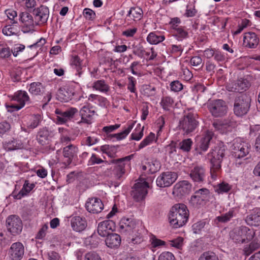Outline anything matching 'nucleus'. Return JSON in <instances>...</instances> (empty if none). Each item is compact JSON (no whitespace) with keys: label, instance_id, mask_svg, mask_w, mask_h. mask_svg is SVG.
Here are the masks:
<instances>
[{"label":"nucleus","instance_id":"obj_30","mask_svg":"<svg viewBox=\"0 0 260 260\" xmlns=\"http://www.w3.org/2000/svg\"><path fill=\"white\" fill-rule=\"evenodd\" d=\"M106 245L111 248L118 247L121 243L120 236L115 233H111L107 236L105 240Z\"/></svg>","mask_w":260,"mask_h":260},{"label":"nucleus","instance_id":"obj_16","mask_svg":"<svg viewBox=\"0 0 260 260\" xmlns=\"http://www.w3.org/2000/svg\"><path fill=\"white\" fill-rule=\"evenodd\" d=\"M78 112V109L74 107L68 108L64 111L59 109L55 110V113L57 115V120L62 123L71 120Z\"/></svg>","mask_w":260,"mask_h":260},{"label":"nucleus","instance_id":"obj_42","mask_svg":"<svg viewBox=\"0 0 260 260\" xmlns=\"http://www.w3.org/2000/svg\"><path fill=\"white\" fill-rule=\"evenodd\" d=\"M42 118L40 114H34L29 118V121L27 124V127L29 128H36L41 123Z\"/></svg>","mask_w":260,"mask_h":260},{"label":"nucleus","instance_id":"obj_26","mask_svg":"<svg viewBox=\"0 0 260 260\" xmlns=\"http://www.w3.org/2000/svg\"><path fill=\"white\" fill-rule=\"evenodd\" d=\"M225 149L224 146L218 147L212 150L208 155L210 157V162L214 161V162H219L221 164L223 157L225 155Z\"/></svg>","mask_w":260,"mask_h":260},{"label":"nucleus","instance_id":"obj_9","mask_svg":"<svg viewBox=\"0 0 260 260\" xmlns=\"http://www.w3.org/2000/svg\"><path fill=\"white\" fill-rule=\"evenodd\" d=\"M6 226L8 231L14 236L19 234L22 230V223L20 218L15 215L7 218Z\"/></svg>","mask_w":260,"mask_h":260},{"label":"nucleus","instance_id":"obj_59","mask_svg":"<svg viewBox=\"0 0 260 260\" xmlns=\"http://www.w3.org/2000/svg\"><path fill=\"white\" fill-rule=\"evenodd\" d=\"M84 17L88 20H92L95 18V14L92 10L85 8L83 13Z\"/></svg>","mask_w":260,"mask_h":260},{"label":"nucleus","instance_id":"obj_5","mask_svg":"<svg viewBox=\"0 0 260 260\" xmlns=\"http://www.w3.org/2000/svg\"><path fill=\"white\" fill-rule=\"evenodd\" d=\"M250 98L246 94H242L236 97L233 109L235 114L241 117L247 114L250 106Z\"/></svg>","mask_w":260,"mask_h":260},{"label":"nucleus","instance_id":"obj_14","mask_svg":"<svg viewBox=\"0 0 260 260\" xmlns=\"http://www.w3.org/2000/svg\"><path fill=\"white\" fill-rule=\"evenodd\" d=\"M33 14L35 16L36 25L43 24L48 20L49 10L46 6L42 5L34 10Z\"/></svg>","mask_w":260,"mask_h":260},{"label":"nucleus","instance_id":"obj_11","mask_svg":"<svg viewBox=\"0 0 260 260\" xmlns=\"http://www.w3.org/2000/svg\"><path fill=\"white\" fill-rule=\"evenodd\" d=\"M177 174L175 172H166L161 173L156 179V184L160 187L171 186L177 179Z\"/></svg>","mask_w":260,"mask_h":260},{"label":"nucleus","instance_id":"obj_27","mask_svg":"<svg viewBox=\"0 0 260 260\" xmlns=\"http://www.w3.org/2000/svg\"><path fill=\"white\" fill-rule=\"evenodd\" d=\"M94 114L95 111L91 110L88 106H83L80 111L81 119L78 123L90 124L91 123V118Z\"/></svg>","mask_w":260,"mask_h":260},{"label":"nucleus","instance_id":"obj_37","mask_svg":"<svg viewBox=\"0 0 260 260\" xmlns=\"http://www.w3.org/2000/svg\"><path fill=\"white\" fill-rule=\"evenodd\" d=\"M236 216V213L234 209H231L228 212L216 217V219L219 222L226 223Z\"/></svg>","mask_w":260,"mask_h":260},{"label":"nucleus","instance_id":"obj_54","mask_svg":"<svg viewBox=\"0 0 260 260\" xmlns=\"http://www.w3.org/2000/svg\"><path fill=\"white\" fill-rule=\"evenodd\" d=\"M170 86L171 91L176 92L181 91L183 88L182 84L178 80L172 81L171 82Z\"/></svg>","mask_w":260,"mask_h":260},{"label":"nucleus","instance_id":"obj_62","mask_svg":"<svg viewBox=\"0 0 260 260\" xmlns=\"http://www.w3.org/2000/svg\"><path fill=\"white\" fill-rule=\"evenodd\" d=\"M133 53L140 58H143L145 53V50L142 46L137 47L133 51Z\"/></svg>","mask_w":260,"mask_h":260},{"label":"nucleus","instance_id":"obj_49","mask_svg":"<svg viewBox=\"0 0 260 260\" xmlns=\"http://www.w3.org/2000/svg\"><path fill=\"white\" fill-rule=\"evenodd\" d=\"M133 125L134 124L128 125V127L126 128L124 131L119 133L113 134L112 135V136L116 138L118 140L124 139L130 133L133 127Z\"/></svg>","mask_w":260,"mask_h":260},{"label":"nucleus","instance_id":"obj_46","mask_svg":"<svg viewBox=\"0 0 260 260\" xmlns=\"http://www.w3.org/2000/svg\"><path fill=\"white\" fill-rule=\"evenodd\" d=\"M155 139V135L150 133L139 145L138 150H140L152 143Z\"/></svg>","mask_w":260,"mask_h":260},{"label":"nucleus","instance_id":"obj_57","mask_svg":"<svg viewBox=\"0 0 260 260\" xmlns=\"http://www.w3.org/2000/svg\"><path fill=\"white\" fill-rule=\"evenodd\" d=\"M158 260H176L174 254L169 251L162 252L158 256Z\"/></svg>","mask_w":260,"mask_h":260},{"label":"nucleus","instance_id":"obj_38","mask_svg":"<svg viewBox=\"0 0 260 260\" xmlns=\"http://www.w3.org/2000/svg\"><path fill=\"white\" fill-rule=\"evenodd\" d=\"M43 85L40 82H32L29 84L28 91L32 95H41L43 93Z\"/></svg>","mask_w":260,"mask_h":260},{"label":"nucleus","instance_id":"obj_47","mask_svg":"<svg viewBox=\"0 0 260 260\" xmlns=\"http://www.w3.org/2000/svg\"><path fill=\"white\" fill-rule=\"evenodd\" d=\"M173 99L168 96L163 97L160 102V105L162 108L167 111L169 110L170 108L173 106Z\"/></svg>","mask_w":260,"mask_h":260},{"label":"nucleus","instance_id":"obj_15","mask_svg":"<svg viewBox=\"0 0 260 260\" xmlns=\"http://www.w3.org/2000/svg\"><path fill=\"white\" fill-rule=\"evenodd\" d=\"M192 185L187 180H183L177 183L173 188V194L179 198L188 194L191 190Z\"/></svg>","mask_w":260,"mask_h":260},{"label":"nucleus","instance_id":"obj_36","mask_svg":"<svg viewBox=\"0 0 260 260\" xmlns=\"http://www.w3.org/2000/svg\"><path fill=\"white\" fill-rule=\"evenodd\" d=\"M164 35H160L156 32H150L147 37V42L150 44H157L165 40Z\"/></svg>","mask_w":260,"mask_h":260},{"label":"nucleus","instance_id":"obj_2","mask_svg":"<svg viewBox=\"0 0 260 260\" xmlns=\"http://www.w3.org/2000/svg\"><path fill=\"white\" fill-rule=\"evenodd\" d=\"M198 115L197 113L189 112L180 119L179 122V129L184 135L193 133L199 126Z\"/></svg>","mask_w":260,"mask_h":260},{"label":"nucleus","instance_id":"obj_52","mask_svg":"<svg viewBox=\"0 0 260 260\" xmlns=\"http://www.w3.org/2000/svg\"><path fill=\"white\" fill-rule=\"evenodd\" d=\"M144 127H141L139 125V127H137L135 132L133 133L131 135V138L133 140L139 141L143 136Z\"/></svg>","mask_w":260,"mask_h":260},{"label":"nucleus","instance_id":"obj_1","mask_svg":"<svg viewBox=\"0 0 260 260\" xmlns=\"http://www.w3.org/2000/svg\"><path fill=\"white\" fill-rule=\"evenodd\" d=\"M188 217L189 211L186 206L183 204H176L170 210L169 220L171 225L177 229L185 224Z\"/></svg>","mask_w":260,"mask_h":260},{"label":"nucleus","instance_id":"obj_63","mask_svg":"<svg viewBox=\"0 0 260 260\" xmlns=\"http://www.w3.org/2000/svg\"><path fill=\"white\" fill-rule=\"evenodd\" d=\"M181 76L184 80L189 81L193 77V74L187 68H184L182 69Z\"/></svg>","mask_w":260,"mask_h":260},{"label":"nucleus","instance_id":"obj_8","mask_svg":"<svg viewBox=\"0 0 260 260\" xmlns=\"http://www.w3.org/2000/svg\"><path fill=\"white\" fill-rule=\"evenodd\" d=\"M210 196L209 189L203 188L197 190L194 194L192 196L190 203L194 206L202 205L209 201Z\"/></svg>","mask_w":260,"mask_h":260},{"label":"nucleus","instance_id":"obj_60","mask_svg":"<svg viewBox=\"0 0 260 260\" xmlns=\"http://www.w3.org/2000/svg\"><path fill=\"white\" fill-rule=\"evenodd\" d=\"M103 162H104V161L101 158L98 157L96 154H92L88 161V164L92 166L95 164H100Z\"/></svg>","mask_w":260,"mask_h":260},{"label":"nucleus","instance_id":"obj_56","mask_svg":"<svg viewBox=\"0 0 260 260\" xmlns=\"http://www.w3.org/2000/svg\"><path fill=\"white\" fill-rule=\"evenodd\" d=\"M11 128V125L8 122L4 121L0 122V135H4L8 133Z\"/></svg>","mask_w":260,"mask_h":260},{"label":"nucleus","instance_id":"obj_40","mask_svg":"<svg viewBox=\"0 0 260 260\" xmlns=\"http://www.w3.org/2000/svg\"><path fill=\"white\" fill-rule=\"evenodd\" d=\"M117 147L114 146L108 145H103L101 147V150L103 153L106 154L111 158H114L116 156Z\"/></svg>","mask_w":260,"mask_h":260},{"label":"nucleus","instance_id":"obj_43","mask_svg":"<svg viewBox=\"0 0 260 260\" xmlns=\"http://www.w3.org/2000/svg\"><path fill=\"white\" fill-rule=\"evenodd\" d=\"M193 142L190 138L183 140L179 143V148L183 152H188L190 151Z\"/></svg>","mask_w":260,"mask_h":260},{"label":"nucleus","instance_id":"obj_4","mask_svg":"<svg viewBox=\"0 0 260 260\" xmlns=\"http://www.w3.org/2000/svg\"><path fill=\"white\" fill-rule=\"evenodd\" d=\"M133 157V155H128L118 159H112L109 161H106L108 165L113 164L114 167L112 173L117 179L120 178L125 173V167L130 164V160Z\"/></svg>","mask_w":260,"mask_h":260},{"label":"nucleus","instance_id":"obj_28","mask_svg":"<svg viewBox=\"0 0 260 260\" xmlns=\"http://www.w3.org/2000/svg\"><path fill=\"white\" fill-rule=\"evenodd\" d=\"M3 147L7 151H13L22 149L24 147V144L21 141L12 138L11 140L3 142Z\"/></svg>","mask_w":260,"mask_h":260},{"label":"nucleus","instance_id":"obj_12","mask_svg":"<svg viewBox=\"0 0 260 260\" xmlns=\"http://www.w3.org/2000/svg\"><path fill=\"white\" fill-rule=\"evenodd\" d=\"M24 246L20 242L13 243L8 250V254L11 260H21L24 255Z\"/></svg>","mask_w":260,"mask_h":260},{"label":"nucleus","instance_id":"obj_34","mask_svg":"<svg viewBox=\"0 0 260 260\" xmlns=\"http://www.w3.org/2000/svg\"><path fill=\"white\" fill-rule=\"evenodd\" d=\"M35 187L34 184H29L28 181H25L22 188L17 194L13 195L15 199H21L26 196Z\"/></svg>","mask_w":260,"mask_h":260},{"label":"nucleus","instance_id":"obj_21","mask_svg":"<svg viewBox=\"0 0 260 260\" xmlns=\"http://www.w3.org/2000/svg\"><path fill=\"white\" fill-rule=\"evenodd\" d=\"M12 100L19 104V107H18L17 109H21L25 105H29L32 103L27 92L22 90L15 92Z\"/></svg>","mask_w":260,"mask_h":260},{"label":"nucleus","instance_id":"obj_61","mask_svg":"<svg viewBox=\"0 0 260 260\" xmlns=\"http://www.w3.org/2000/svg\"><path fill=\"white\" fill-rule=\"evenodd\" d=\"M190 63L192 66L200 67L202 64V59L199 56H195L191 58Z\"/></svg>","mask_w":260,"mask_h":260},{"label":"nucleus","instance_id":"obj_53","mask_svg":"<svg viewBox=\"0 0 260 260\" xmlns=\"http://www.w3.org/2000/svg\"><path fill=\"white\" fill-rule=\"evenodd\" d=\"M151 244L153 248L160 247L166 246V242L163 240L157 239L155 236H152L150 238Z\"/></svg>","mask_w":260,"mask_h":260},{"label":"nucleus","instance_id":"obj_45","mask_svg":"<svg viewBox=\"0 0 260 260\" xmlns=\"http://www.w3.org/2000/svg\"><path fill=\"white\" fill-rule=\"evenodd\" d=\"M71 64L76 70L78 74L80 76L82 73V60L77 55L73 56L71 59Z\"/></svg>","mask_w":260,"mask_h":260},{"label":"nucleus","instance_id":"obj_55","mask_svg":"<svg viewBox=\"0 0 260 260\" xmlns=\"http://www.w3.org/2000/svg\"><path fill=\"white\" fill-rule=\"evenodd\" d=\"M48 226L47 224H44L42 228L39 230V232L36 235L35 238L36 239L42 240L46 236Z\"/></svg>","mask_w":260,"mask_h":260},{"label":"nucleus","instance_id":"obj_20","mask_svg":"<svg viewBox=\"0 0 260 260\" xmlns=\"http://www.w3.org/2000/svg\"><path fill=\"white\" fill-rule=\"evenodd\" d=\"M189 176L194 182L203 183L206 176V170L202 166H195L191 170Z\"/></svg>","mask_w":260,"mask_h":260},{"label":"nucleus","instance_id":"obj_51","mask_svg":"<svg viewBox=\"0 0 260 260\" xmlns=\"http://www.w3.org/2000/svg\"><path fill=\"white\" fill-rule=\"evenodd\" d=\"M206 225V222L203 220L199 221L194 223L192 225V230L194 234L201 233L202 230L204 229Z\"/></svg>","mask_w":260,"mask_h":260},{"label":"nucleus","instance_id":"obj_7","mask_svg":"<svg viewBox=\"0 0 260 260\" xmlns=\"http://www.w3.org/2000/svg\"><path fill=\"white\" fill-rule=\"evenodd\" d=\"M207 107L212 115L215 117H222L227 112V106L225 102L222 100L209 101L207 104Z\"/></svg>","mask_w":260,"mask_h":260},{"label":"nucleus","instance_id":"obj_23","mask_svg":"<svg viewBox=\"0 0 260 260\" xmlns=\"http://www.w3.org/2000/svg\"><path fill=\"white\" fill-rule=\"evenodd\" d=\"M52 137V132L47 127H43L38 132L37 140L40 144L45 146L50 143Z\"/></svg>","mask_w":260,"mask_h":260},{"label":"nucleus","instance_id":"obj_22","mask_svg":"<svg viewBox=\"0 0 260 260\" xmlns=\"http://www.w3.org/2000/svg\"><path fill=\"white\" fill-rule=\"evenodd\" d=\"M19 19L23 24V26L25 28L26 31L32 30L36 25L35 20L29 13L26 12H22L19 15Z\"/></svg>","mask_w":260,"mask_h":260},{"label":"nucleus","instance_id":"obj_13","mask_svg":"<svg viewBox=\"0 0 260 260\" xmlns=\"http://www.w3.org/2000/svg\"><path fill=\"white\" fill-rule=\"evenodd\" d=\"M250 86L248 81L242 78L231 82L226 85V89L231 92H243L246 91Z\"/></svg>","mask_w":260,"mask_h":260},{"label":"nucleus","instance_id":"obj_25","mask_svg":"<svg viewBox=\"0 0 260 260\" xmlns=\"http://www.w3.org/2000/svg\"><path fill=\"white\" fill-rule=\"evenodd\" d=\"M246 223L251 226L260 225V208H255L245 218Z\"/></svg>","mask_w":260,"mask_h":260},{"label":"nucleus","instance_id":"obj_31","mask_svg":"<svg viewBox=\"0 0 260 260\" xmlns=\"http://www.w3.org/2000/svg\"><path fill=\"white\" fill-rule=\"evenodd\" d=\"M143 16V11L140 7H132L128 12L126 18L128 20H132L135 21L141 20Z\"/></svg>","mask_w":260,"mask_h":260},{"label":"nucleus","instance_id":"obj_50","mask_svg":"<svg viewBox=\"0 0 260 260\" xmlns=\"http://www.w3.org/2000/svg\"><path fill=\"white\" fill-rule=\"evenodd\" d=\"M183 238L181 237H178L177 238L172 240H169V245L171 247H174L177 249H181L183 245Z\"/></svg>","mask_w":260,"mask_h":260},{"label":"nucleus","instance_id":"obj_18","mask_svg":"<svg viewBox=\"0 0 260 260\" xmlns=\"http://www.w3.org/2000/svg\"><path fill=\"white\" fill-rule=\"evenodd\" d=\"M78 151V147L73 144H70L63 148V163L66 166L71 164L74 157L77 156Z\"/></svg>","mask_w":260,"mask_h":260},{"label":"nucleus","instance_id":"obj_32","mask_svg":"<svg viewBox=\"0 0 260 260\" xmlns=\"http://www.w3.org/2000/svg\"><path fill=\"white\" fill-rule=\"evenodd\" d=\"M92 88L102 93L107 94L110 90L109 85L104 80H98L93 82Z\"/></svg>","mask_w":260,"mask_h":260},{"label":"nucleus","instance_id":"obj_17","mask_svg":"<svg viewBox=\"0 0 260 260\" xmlns=\"http://www.w3.org/2000/svg\"><path fill=\"white\" fill-rule=\"evenodd\" d=\"M213 134L212 132L207 131L201 137L197 138V144L196 150H200L202 151H206L209 148L210 141L212 139Z\"/></svg>","mask_w":260,"mask_h":260},{"label":"nucleus","instance_id":"obj_58","mask_svg":"<svg viewBox=\"0 0 260 260\" xmlns=\"http://www.w3.org/2000/svg\"><path fill=\"white\" fill-rule=\"evenodd\" d=\"M128 83L127 85V89L132 93H135L136 91V80L132 76H129L128 78Z\"/></svg>","mask_w":260,"mask_h":260},{"label":"nucleus","instance_id":"obj_10","mask_svg":"<svg viewBox=\"0 0 260 260\" xmlns=\"http://www.w3.org/2000/svg\"><path fill=\"white\" fill-rule=\"evenodd\" d=\"M148 187L149 184L146 181L135 183L132 191V196L134 200L136 202L144 200L148 193Z\"/></svg>","mask_w":260,"mask_h":260},{"label":"nucleus","instance_id":"obj_41","mask_svg":"<svg viewBox=\"0 0 260 260\" xmlns=\"http://www.w3.org/2000/svg\"><path fill=\"white\" fill-rule=\"evenodd\" d=\"M74 93L68 89L60 88L58 92V97L62 102H67L72 99Z\"/></svg>","mask_w":260,"mask_h":260},{"label":"nucleus","instance_id":"obj_44","mask_svg":"<svg viewBox=\"0 0 260 260\" xmlns=\"http://www.w3.org/2000/svg\"><path fill=\"white\" fill-rule=\"evenodd\" d=\"M231 189V186L228 183L222 182L214 186L215 191L218 194L228 192Z\"/></svg>","mask_w":260,"mask_h":260},{"label":"nucleus","instance_id":"obj_35","mask_svg":"<svg viewBox=\"0 0 260 260\" xmlns=\"http://www.w3.org/2000/svg\"><path fill=\"white\" fill-rule=\"evenodd\" d=\"M172 33L178 41H182L188 37V32L182 26H175L172 30Z\"/></svg>","mask_w":260,"mask_h":260},{"label":"nucleus","instance_id":"obj_24","mask_svg":"<svg viewBox=\"0 0 260 260\" xmlns=\"http://www.w3.org/2000/svg\"><path fill=\"white\" fill-rule=\"evenodd\" d=\"M71 225L74 231L81 232L86 229L87 224L84 217L75 216L71 219Z\"/></svg>","mask_w":260,"mask_h":260},{"label":"nucleus","instance_id":"obj_19","mask_svg":"<svg viewBox=\"0 0 260 260\" xmlns=\"http://www.w3.org/2000/svg\"><path fill=\"white\" fill-rule=\"evenodd\" d=\"M87 210L93 214H97L101 212L104 208V205L102 201L97 198L89 199L85 204Z\"/></svg>","mask_w":260,"mask_h":260},{"label":"nucleus","instance_id":"obj_3","mask_svg":"<svg viewBox=\"0 0 260 260\" xmlns=\"http://www.w3.org/2000/svg\"><path fill=\"white\" fill-rule=\"evenodd\" d=\"M230 236L235 243L242 244L252 240L255 236V232L253 229L242 225L231 231Z\"/></svg>","mask_w":260,"mask_h":260},{"label":"nucleus","instance_id":"obj_64","mask_svg":"<svg viewBox=\"0 0 260 260\" xmlns=\"http://www.w3.org/2000/svg\"><path fill=\"white\" fill-rule=\"evenodd\" d=\"M85 260H102L99 255L94 252H90L86 254Z\"/></svg>","mask_w":260,"mask_h":260},{"label":"nucleus","instance_id":"obj_33","mask_svg":"<svg viewBox=\"0 0 260 260\" xmlns=\"http://www.w3.org/2000/svg\"><path fill=\"white\" fill-rule=\"evenodd\" d=\"M136 224L132 219L123 218L120 222V228L125 232H131L136 228Z\"/></svg>","mask_w":260,"mask_h":260},{"label":"nucleus","instance_id":"obj_29","mask_svg":"<svg viewBox=\"0 0 260 260\" xmlns=\"http://www.w3.org/2000/svg\"><path fill=\"white\" fill-rule=\"evenodd\" d=\"M112 223L110 221H104L100 222L98 226V233L101 237L108 236L112 231Z\"/></svg>","mask_w":260,"mask_h":260},{"label":"nucleus","instance_id":"obj_39","mask_svg":"<svg viewBox=\"0 0 260 260\" xmlns=\"http://www.w3.org/2000/svg\"><path fill=\"white\" fill-rule=\"evenodd\" d=\"M211 164L210 175L212 179L215 180L221 173V164L219 162H214L213 161L212 162H211Z\"/></svg>","mask_w":260,"mask_h":260},{"label":"nucleus","instance_id":"obj_6","mask_svg":"<svg viewBox=\"0 0 260 260\" xmlns=\"http://www.w3.org/2000/svg\"><path fill=\"white\" fill-rule=\"evenodd\" d=\"M250 145L240 140L236 139L231 147L232 155L236 158H241L246 156L249 153Z\"/></svg>","mask_w":260,"mask_h":260},{"label":"nucleus","instance_id":"obj_48","mask_svg":"<svg viewBox=\"0 0 260 260\" xmlns=\"http://www.w3.org/2000/svg\"><path fill=\"white\" fill-rule=\"evenodd\" d=\"M198 260H218V258L214 252L208 251L203 252Z\"/></svg>","mask_w":260,"mask_h":260}]
</instances>
